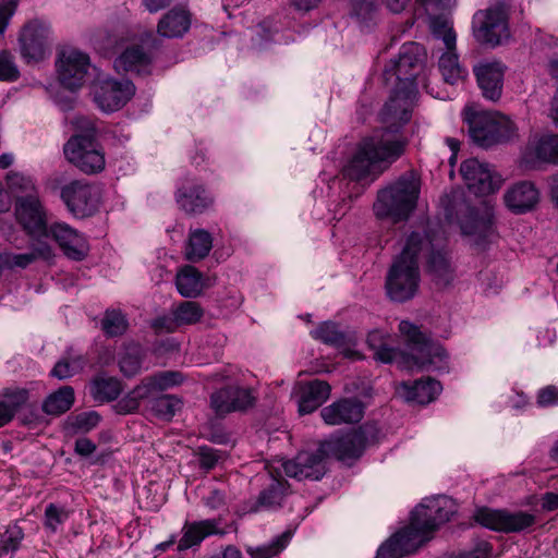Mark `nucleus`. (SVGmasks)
<instances>
[{"instance_id": "obj_1", "label": "nucleus", "mask_w": 558, "mask_h": 558, "mask_svg": "<svg viewBox=\"0 0 558 558\" xmlns=\"http://www.w3.org/2000/svg\"><path fill=\"white\" fill-rule=\"evenodd\" d=\"M423 48L417 43L402 45L398 59L384 71L386 81L396 76L397 85L380 112L383 128L363 137L343 168L352 181L374 182L405 151L408 140L401 129L411 119L412 101L416 95L415 80L423 66Z\"/></svg>"}, {"instance_id": "obj_2", "label": "nucleus", "mask_w": 558, "mask_h": 558, "mask_svg": "<svg viewBox=\"0 0 558 558\" xmlns=\"http://www.w3.org/2000/svg\"><path fill=\"white\" fill-rule=\"evenodd\" d=\"M456 512L457 505L445 496L421 504L412 511L410 524L379 546V558H402L413 554Z\"/></svg>"}, {"instance_id": "obj_3", "label": "nucleus", "mask_w": 558, "mask_h": 558, "mask_svg": "<svg viewBox=\"0 0 558 558\" xmlns=\"http://www.w3.org/2000/svg\"><path fill=\"white\" fill-rule=\"evenodd\" d=\"M430 246L432 242L418 231L408 235L403 250L386 276L385 288L390 300L403 303L415 296L421 280L418 256Z\"/></svg>"}, {"instance_id": "obj_4", "label": "nucleus", "mask_w": 558, "mask_h": 558, "mask_svg": "<svg viewBox=\"0 0 558 558\" xmlns=\"http://www.w3.org/2000/svg\"><path fill=\"white\" fill-rule=\"evenodd\" d=\"M418 195V179L413 172L404 173L397 181L378 191L377 199L373 205L374 214L379 219L404 221L415 209Z\"/></svg>"}, {"instance_id": "obj_5", "label": "nucleus", "mask_w": 558, "mask_h": 558, "mask_svg": "<svg viewBox=\"0 0 558 558\" xmlns=\"http://www.w3.org/2000/svg\"><path fill=\"white\" fill-rule=\"evenodd\" d=\"M463 122L472 143L481 148H492L510 143L519 137L515 123L498 112L464 110Z\"/></svg>"}, {"instance_id": "obj_6", "label": "nucleus", "mask_w": 558, "mask_h": 558, "mask_svg": "<svg viewBox=\"0 0 558 558\" xmlns=\"http://www.w3.org/2000/svg\"><path fill=\"white\" fill-rule=\"evenodd\" d=\"M85 131L75 134L64 144L66 160L85 174L101 172L106 166L105 153L96 141L97 130L93 122L85 121Z\"/></svg>"}, {"instance_id": "obj_7", "label": "nucleus", "mask_w": 558, "mask_h": 558, "mask_svg": "<svg viewBox=\"0 0 558 558\" xmlns=\"http://www.w3.org/2000/svg\"><path fill=\"white\" fill-rule=\"evenodd\" d=\"M399 331L405 337L408 347L411 350V363L409 367L420 369H444L448 357L446 350L438 343L430 340L429 336L423 332L420 327L402 320L399 324Z\"/></svg>"}, {"instance_id": "obj_8", "label": "nucleus", "mask_w": 558, "mask_h": 558, "mask_svg": "<svg viewBox=\"0 0 558 558\" xmlns=\"http://www.w3.org/2000/svg\"><path fill=\"white\" fill-rule=\"evenodd\" d=\"M475 40L484 46L495 48L510 38L509 8L504 2H496L485 10L477 11L472 21Z\"/></svg>"}, {"instance_id": "obj_9", "label": "nucleus", "mask_w": 558, "mask_h": 558, "mask_svg": "<svg viewBox=\"0 0 558 558\" xmlns=\"http://www.w3.org/2000/svg\"><path fill=\"white\" fill-rule=\"evenodd\" d=\"M375 433V426L365 424L349 433L332 435L322 441V450L340 461L357 460Z\"/></svg>"}, {"instance_id": "obj_10", "label": "nucleus", "mask_w": 558, "mask_h": 558, "mask_svg": "<svg viewBox=\"0 0 558 558\" xmlns=\"http://www.w3.org/2000/svg\"><path fill=\"white\" fill-rule=\"evenodd\" d=\"M473 519L482 526L500 533H520L536 523V517L526 511H508L482 507L475 510Z\"/></svg>"}, {"instance_id": "obj_11", "label": "nucleus", "mask_w": 558, "mask_h": 558, "mask_svg": "<svg viewBox=\"0 0 558 558\" xmlns=\"http://www.w3.org/2000/svg\"><path fill=\"white\" fill-rule=\"evenodd\" d=\"M20 52L27 62H39L50 54L51 26L48 22L34 19L27 22L19 36Z\"/></svg>"}, {"instance_id": "obj_12", "label": "nucleus", "mask_w": 558, "mask_h": 558, "mask_svg": "<svg viewBox=\"0 0 558 558\" xmlns=\"http://www.w3.org/2000/svg\"><path fill=\"white\" fill-rule=\"evenodd\" d=\"M60 197L68 210L77 218L93 216L99 207V189L86 180H73L63 185Z\"/></svg>"}, {"instance_id": "obj_13", "label": "nucleus", "mask_w": 558, "mask_h": 558, "mask_svg": "<svg viewBox=\"0 0 558 558\" xmlns=\"http://www.w3.org/2000/svg\"><path fill=\"white\" fill-rule=\"evenodd\" d=\"M255 402L253 389L235 383L227 384L209 396V408L220 418L233 412H244L253 408Z\"/></svg>"}, {"instance_id": "obj_14", "label": "nucleus", "mask_w": 558, "mask_h": 558, "mask_svg": "<svg viewBox=\"0 0 558 558\" xmlns=\"http://www.w3.org/2000/svg\"><path fill=\"white\" fill-rule=\"evenodd\" d=\"M174 198L179 208L189 216L202 215L215 205L213 193L199 180L189 175L178 182Z\"/></svg>"}, {"instance_id": "obj_15", "label": "nucleus", "mask_w": 558, "mask_h": 558, "mask_svg": "<svg viewBox=\"0 0 558 558\" xmlns=\"http://www.w3.org/2000/svg\"><path fill=\"white\" fill-rule=\"evenodd\" d=\"M135 94V86L130 80H97L93 85V98L106 112L121 109Z\"/></svg>"}, {"instance_id": "obj_16", "label": "nucleus", "mask_w": 558, "mask_h": 558, "mask_svg": "<svg viewBox=\"0 0 558 558\" xmlns=\"http://www.w3.org/2000/svg\"><path fill=\"white\" fill-rule=\"evenodd\" d=\"M433 34L436 38L441 39L446 52L439 58V71L446 83L450 85L463 82L468 76V71L459 63L456 50V33L452 27H449L446 22L436 23L433 28Z\"/></svg>"}, {"instance_id": "obj_17", "label": "nucleus", "mask_w": 558, "mask_h": 558, "mask_svg": "<svg viewBox=\"0 0 558 558\" xmlns=\"http://www.w3.org/2000/svg\"><path fill=\"white\" fill-rule=\"evenodd\" d=\"M328 456L322 450V442L316 451L299 452L292 460L284 461L282 468L289 477L319 481L326 474V460Z\"/></svg>"}, {"instance_id": "obj_18", "label": "nucleus", "mask_w": 558, "mask_h": 558, "mask_svg": "<svg viewBox=\"0 0 558 558\" xmlns=\"http://www.w3.org/2000/svg\"><path fill=\"white\" fill-rule=\"evenodd\" d=\"M542 163L558 165V134L529 138L521 154V166L527 170H537Z\"/></svg>"}, {"instance_id": "obj_19", "label": "nucleus", "mask_w": 558, "mask_h": 558, "mask_svg": "<svg viewBox=\"0 0 558 558\" xmlns=\"http://www.w3.org/2000/svg\"><path fill=\"white\" fill-rule=\"evenodd\" d=\"M426 236L432 246L421 251V254H426V270L437 286L449 284L454 277L453 269L447 253L441 247L442 239L434 231L420 232Z\"/></svg>"}, {"instance_id": "obj_20", "label": "nucleus", "mask_w": 558, "mask_h": 558, "mask_svg": "<svg viewBox=\"0 0 558 558\" xmlns=\"http://www.w3.org/2000/svg\"><path fill=\"white\" fill-rule=\"evenodd\" d=\"M460 173L469 191L478 196L494 193L500 186L499 178L493 173L488 165L476 158L464 160Z\"/></svg>"}, {"instance_id": "obj_21", "label": "nucleus", "mask_w": 558, "mask_h": 558, "mask_svg": "<svg viewBox=\"0 0 558 558\" xmlns=\"http://www.w3.org/2000/svg\"><path fill=\"white\" fill-rule=\"evenodd\" d=\"M57 66L61 84L70 90H75L84 83L89 68V57L75 49H65L61 51Z\"/></svg>"}, {"instance_id": "obj_22", "label": "nucleus", "mask_w": 558, "mask_h": 558, "mask_svg": "<svg viewBox=\"0 0 558 558\" xmlns=\"http://www.w3.org/2000/svg\"><path fill=\"white\" fill-rule=\"evenodd\" d=\"M507 66L498 60H483L473 65V73L485 99L498 101L502 94Z\"/></svg>"}, {"instance_id": "obj_23", "label": "nucleus", "mask_w": 558, "mask_h": 558, "mask_svg": "<svg viewBox=\"0 0 558 558\" xmlns=\"http://www.w3.org/2000/svg\"><path fill=\"white\" fill-rule=\"evenodd\" d=\"M15 215L19 223L27 233L32 235L46 233L45 213L36 194L19 197L15 204Z\"/></svg>"}, {"instance_id": "obj_24", "label": "nucleus", "mask_w": 558, "mask_h": 558, "mask_svg": "<svg viewBox=\"0 0 558 558\" xmlns=\"http://www.w3.org/2000/svg\"><path fill=\"white\" fill-rule=\"evenodd\" d=\"M50 234L59 244L64 255L73 260H83L89 251L86 238L64 222L50 227Z\"/></svg>"}, {"instance_id": "obj_25", "label": "nucleus", "mask_w": 558, "mask_h": 558, "mask_svg": "<svg viewBox=\"0 0 558 558\" xmlns=\"http://www.w3.org/2000/svg\"><path fill=\"white\" fill-rule=\"evenodd\" d=\"M320 416L328 425L359 423L364 416V404L356 398H342L323 408Z\"/></svg>"}, {"instance_id": "obj_26", "label": "nucleus", "mask_w": 558, "mask_h": 558, "mask_svg": "<svg viewBox=\"0 0 558 558\" xmlns=\"http://www.w3.org/2000/svg\"><path fill=\"white\" fill-rule=\"evenodd\" d=\"M504 201L510 211L522 215L536 207L539 202V191L531 181H519L506 191Z\"/></svg>"}, {"instance_id": "obj_27", "label": "nucleus", "mask_w": 558, "mask_h": 558, "mask_svg": "<svg viewBox=\"0 0 558 558\" xmlns=\"http://www.w3.org/2000/svg\"><path fill=\"white\" fill-rule=\"evenodd\" d=\"M153 57L141 45H132L114 60L118 72H132L137 75H148L151 72Z\"/></svg>"}, {"instance_id": "obj_28", "label": "nucleus", "mask_w": 558, "mask_h": 558, "mask_svg": "<svg viewBox=\"0 0 558 558\" xmlns=\"http://www.w3.org/2000/svg\"><path fill=\"white\" fill-rule=\"evenodd\" d=\"M330 385L315 379L301 386L299 396L300 414H310L317 410L330 396Z\"/></svg>"}, {"instance_id": "obj_29", "label": "nucleus", "mask_w": 558, "mask_h": 558, "mask_svg": "<svg viewBox=\"0 0 558 558\" xmlns=\"http://www.w3.org/2000/svg\"><path fill=\"white\" fill-rule=\"evenodd\" d=\"M219 522L215 519L195 521L185 523L183 526V535L178 544V550L183 551L193 546L199 545L203 539L209 535L223 534L218 530Z\"/></svg>"}, {"instance_id": "obj_30", "label": "nucleus", "mask_w": 558, "mask_h": 558, "mask_svg": "<svg viewBox=\"0 0 558 558\" xmlns=\"http://www.w3.org/2000/svg\"><path fill=\"white\" fill-rule=\"evenodd\" d=\"M191 26V14L182 7H174L159 21L158 34L167 38L182 37Z\"/></svg>"}, {"instance_id": "obj_31", "label": "nucleus", "mask_w": 558, "mask_h": 558, "mask_svg": "<svg viewBox=\"0 0 558 558\" xmlns=\"http://www.w3.org/2000/svg\"><path fill=\"white\" fill-rule=\"evenodd\" d=\"M460 227L463 234L475 236L477 245L488 242L494 234L492 218L488 215L481 216L475 209L469 210V215L461 220Z\"/></svg>"}, {"instance_id": "obj_32", "label": "nucleus", "mask_w": 558, "mask_h": 558, "mask_svg": "<svg viewBox=\"0 0 558 558\" xmlns=\"http://www.w3.org/2000/svg\"><path fill=\"white\" fill-rule=\"evenodd\" d=\"M402 387L405 390V399L418 404L434 401L442 389L441 384L430 377L415 380L413 384L403 383Z\"/></svg>"}, {"instance_id": "obj_33", "label": "nucleus", "mask_w": 558, "mask_h": 558, "mask_svg": "<svg viewBox=\"0 0 558 558\" xmlns=\"http://www.w3.org/2000/svg\"><path fill=\"white\" fill-rule=\"evenodd\" d=\"M145 350L140 343H125L118 355V365L124 377L132 378L141 373Z\"/></svg>"}, {"instance_id": "obj_34", "label": "nucleus", "mask_w": 558, "mask_h": 558, "mask_svg": "<svg viewBox=\"0 0 558 558\" xmlns=\"http://www.w3.org/2000/svg\"><path fill=\"white\" fill-rule=\"evenodd\" d=\"M122 383L113 376L105 374L96 375L89 384V393L94 400L110 402L116 400L122 392Z\"/></svg>"}, {"instance_id": "obj_35", "label": "nucleus", "mask_w": 558, "mask_h": 558, "mask_svg": "<svg viewBox=\"0 0 558 558\" xmlns=\"http://www.w3.org/2000/svg\"><path fill=\"white\" fill-rule=\"evenodd\" d=\"M287 488L286 480L271 478L270 484L259 493L252 510L256 512L260 509L276 510L280 508L287 495Z\"/></svg>"}, {"instance_id": "obj_36", "label": "nucleus", "mask_w": 558, "mask_h": 558, "mask_svg": "<svg viewBox=\"0 0 558 558\" xmlns=\"http://www.w3.org/2000/svg\"><path fill=\"white\" fill-rule=\"evenodd\" d=\"M75 401V392L72 386H62L46 397L43 402V411L52 416H60L68 412Z\"/></svg>"}, {"instance_id": "obj_37", "label": "nucleus", "mask_w": 558, "mask_h": 558, "mask_svg": "<svg viewBox=\"0 0 558 558\" xmlns=\"http://www.w3.org/2000/svg\"><path fill=\"white\" fill-rule=\"evenodd\" d=\"M85 365V357L69 348L50 371V376L59 380H65L81 373Z\"/></svg>"}, {"instance_id": "obj_38", "label": "nucleus", "mask_w": 558, "mask_h": 558, "mask_svg": "<svg viewBox=\"0 0 558 558\" xmlns=\"http://www.w3.org/2000/svg\"><path fill=\"white\" fill-rule=\"evenodd\" d=\"M213 247V236L205 229L190 230L185 258L196 263L204 259Z\"/></svg>"}, {"instance_id": "obj_39", "label": "nucleus", "mask_w": 558, "mask_h": 558, "mask_svg": "<svg viewBox=\"0 0 558 558\" xmlns=\"http://www.w3.org/2000/svg\"><path fill=\"white\" fill-rule=\"evenodd\" d=\"M175 286L184 298L198 296L204 289L202 272L194 266L186 265L177 274Z\"/></svg>"}, {"instance_id": "obj_40", "label": "nucleus", "mask_w": 558, "mask_h": 558, "mask_svg": "<svg viewBox=\"0 0 558 558\" xmlns=\"http://www.w3.org/2000/svg\"><path fill=\"white\" fill-rule=\"evenodd\" d=\"M184 375L178 371H162L151 376L145 377L142 381L146 386L148 393L154 391H163L184 383Z\"/></svg>"}, {"instance_id": "obj_41", "label": "nucleus", "mask_w": 558, "mask_h": 558, "mask_svg": "<svg viewBox=\"0 0 558 558\" xmlns=\"http://www.w3.org/2000/svg\"><path fill=\"white\" fill-rule=\"evenodd\" d=\"M311 335L314 339L336 348L344 347L348 343L345 333L332 322L322 323Z\"/></svg>"}, {"instance_id": "obj_42", "label": "nucleus", "mask_w": 558, "mask_h": 558, "mask_svg": "<svg viewBox=\"0 0 558 558\" xmlns=\"http://www.w3.org/2000/svg\"><path fill=\"white\" fill-rule=\"evenodd\" d=\"M182 399L174 395H162L150 401L153 413L162 420L170 421L182 408Z\"/></svg>"}, {"instance_id": "obj_43", "label": "nucleus", "mask_w": 558, "mask_h": 558, "mask_svg": "<svg viewBox=\"0 0 558 558\" xmlns=\"http://www.w3.org/2000/svg\"><path fill=\"white\" fill-rule=\"evenodd\" d=\"M149 393L146 386L141 381L135 386L129 393L120 399L116 404V411L119 414H131L135 413L141 404V401L148 398Z\"/></svg>"}, {"instance_id": "obj_44", "label": "nucleus", "mask_w": 558, "mask_h": 558, "mask_svg": "<svg viewBox=\"0 0 558 558\" xmlns=\"http://www.w3.org/2000/svg\"><path fill=\"white\" fill-rule=\"evenodd\" d=\"M172 314L180 326L194 325L203 318L204 310L197 302L183 301L172 310Z\"/></svg>"}, {"instance_id": "obj_45", "label": "nucleus", "mask_w": 558, "mask_h": 558, "mask_svg": "<svg viewBox=\"0 0 558 558\" xmlns=\"http://www.w3.org/2000/svg\"><path fill=\"white\" fill-rule=\"evenodd\" d=\"M366 342L369 349L374 351V359L383 363H390L396 359L397 351L385 343V336L381 331H371L367 335Z\"/></svg>"}, {"instance_id": "obj_46", "label": "nucleus", "mask_w": 558, "mask_h": 558, "mask_svg": "<svg viewBox=\"0 0 558 558\" xmlns=\"http://www.w3.org/2000/svg\"><path fill=\"white\" fill-rule=\"evenodd\" d=\"M129 327L128 319L121 311L107 310L101 319V328L106 336L118 337L122 336Z\"/></svg>"}, {"instance_id": "obj_47", "label": "nucleus", "mask_w": 558, "mask_h": 558, "mask_svg": "<svg viewBox=\"0 0 558 558\" xmlns=\"http://www.w3.org/2000/svg\"><path fill=\"white\" fill-rule=\"evenodd\" d=\"M24 538L23 529L16 523L9 524L0 535V557L20 549Z\"/></svg>"}, {"instance_id": "obj_48", "label": "nucleus", "mask_w": 558, "mask_h": 558, "mask_svg": "<svg viewBox=\"0 0 558 558\" xmlns=\"http://www.w3.org/2000/svg\"><path fill=\"white\" fill-rule=\"evenodd\" d=\"M290 533L284 532L277 536L271 543L256 548H248L251 558H272L278 555L288 544Z\"/></svg>"}, {"instance_id": "obj_49", "label": "nucleus", "mask_w": 558, "mask_h": 558, "mask_svg": "<svg viewBox=\"0 0 558 558\" xmlns=\"http://www.w3.org/2000/svg\"><path fill=\"white\" fill-rule=\"evenodd\" d=\"M2 402L9 407L13 416L16 412L24 407L29 399V390L21 387H8L1 392Z\"/></svg>"}, {"instance_id": "obj_50", "label": "nucleus", "mask_w": 558, "mask_h": 558, "mask_svg": "<svg viewBox=\"0 0 558 558\" xmlns=\"http://www.w3.org/2000/svg\"><path fill=\"white\" fill-rule=\"evenodd\" d=\"M49 255L50 247L48 245H39L31 252L12 255L8 262L12 267L26 268L39 257L47 258Z\"/></svg>"}, {"instance_id": "obj_51", "label": "nucleus", "mask_w": 558, "mask_h": 558, "mask_svg": "<svg viewBox=\"0 0 558 558\" xmlns=\"http://www.w3.org/2000/svg\"><path fill=\"white\" fill-rule=\"evenodd\" d=\"M69 510L63 506L49 504L45 509L44 525L52 533H56L58 527L69 519Z\"/></svg>"}, {"instance_id": "obj_52", "label": "nucleus", "mask_w": 558, "mask_h": 558, "mask_svg": "<svg viewBox=\"0 0 558 558\" xmlns=\"http://www.w3.org/2000/svg\"><path fill=\"white\" fill-rule=\"evenodd\" d=\"M7 185L12 193H24L25 196L36 194L33 179L20 172H9Z\"/></svg>"}, {"instance_id": "obj_53", "label": "nucleus", "mask_w": 558, "mask_h": 558, "mask_svg": "<svg viewBox=\"0 0 558 558\" xmlns=\"http://www.w3.org/2000/svg\"><path fill=\"white\" fill-rule=\"evenodd\" d=\"M20 77V70L14 56L8 50H0V81L15 82Z\"/></svg>"}, {"instance_id": "obj_54", "label": "nucleus", "mask_w": 558, "mask_h": 558, "mask_svg": "<svg viewBox=\"0 0 558 558\" xmlns=\"http://www.w3.org/2000/svg\"><path fill=\"white\" fill-rule=\"evenodd\" d=\"M100 422V415L96 411L83 412L77 414L73 420V427L80 432H89Z\"/></svg>"}, {"instance_id": "obj_55", "label": "nucleus", "mask_w": 558, "mask_h": 558, "mask_svg": "<svg viewBox=\"0 0 558 558\" xmlns=\"http://www.w3.org/2000/svg\"><path fill=\"white\" fill-rule=\"evenodd\" d=\"M196 454L201 469L206 472L213 470L220 459L219 451L208 446L198 447Z\"/></svg>"}, {"instance_id": "obj_56", "label": "nucleus", "mask_w": 558, "mask_h": 558, "mask_svg": "<svg viewBox=\"0 0 558 558\" xmlns=\"http://www.w3.org/2000/svg\"><path fill=\"white\" fill-rule=\"evenodd\" d=\"M19 0H2L0 2V35L8 28L10 20L15 14Z\"/></svg>"}, {"instance_id": "obj_57", "label": "nucleus", "mask_w": 558, "mask_h": 558, "mask_svg": "<svg viewBox=\"0 0 558 558\" xmlns=\"http://www.w3.org/2000/svg\"><path fill=\"white\" fill-rule=\"evenodd\" d=\"M493 546L486 541H480L470 551H463L451 558H488L492 554Z\"/></svg>"}, {"instance_id": "obj_58", "label": "nucleus", "mask_w": 558, "mask_h": 558, "mask_svg": "<svg viewBox=\"0 0 558 558\" xmlns=\"http://www.w3.org/2000/svg\"><path fill=\"white\" fill-rule=\"evenodd\" d=\"M537 404L542 408L558 404V387L549 385L537 393Z\"/></svg>"}, {"instance_id": "obj_59", "label": "nucleus", "mask_w": 558, "mask_h": 558, "mask_svg": "<svg viewBox=\"0 0 558 558\" xmlns=\"http://www.w3.org/2000/svg\"><path fill=\"white\" fill-rule=\"evenodd\" d=\"M179 326V322H177L173 314L172 316H159L151 323V327L156 331L173 332Z\"/></svg>"}, {"instance_id": "obj_60", "label": "nucleus", "mask_w": 558, "mask_h": 558, "mask_svg": "<svg viewBox=\"0 0 558 558\" xmlns=\"http://www.w3.org/2000/svg\"><path fill=\"white\" fill-rule=\"evenodd\" d=\"M97 449V446L87 437H80L75 440L74 451L81 457H89Z\"/></svg>"}, {"instance_id": "obj_61", "label": "nucleus", "mask_w": 558, "mask_h": 558, "mask_svg": "<svg viewBox=\"0 0 558 558\" xmlns=\"http://www.w3.org/2000/svg\"><path fill=\"white\" fill-rule=\"evenodd\" d=\"M204 500L205 505L213 510L219 509L226 504L225 494L218 489L211 490Z\"/></svg>"}, {"instance_id": "obj_62", "label": "nucleus", "mask_w": 558, "mask_h": 558, "mask_svg": "<svg viewBox=\"0 0 558 558\" xmlns=\"http://www.w3.org/2000/svg\"><path fill=\"white\" fill-rule=\"evenodd\" d=\"M542 508L545 511L558 510V494L557 493H545L542 496Z\"/></svg>"}, {"instance_id": "obj_63", "label": "nucleus", "mask_w": 558, "mask_h": 558, "mask_svg": "<svg viewBox=\"0 0 558 558\" xmlns=\"http://www.w3.org/2000/svg\"><path fill=\"white\" fill-rule=\"evenodd\" d=\"M171 2L172 0H143V4L151 13L160 11L161 9L168 7Z\"/></svg>"}, {"instance_id": "obj_64", "label": "nucleus", "mask_w": 558, "mask_h": 558, "mask_svg": "<svg viewBox=\"0 0 558 558\" xmlns=\"http://www.w3.org/2000/svg\"><path fill=\"white\" fill-rule=\"evenodd\" d=\"M13 418L12 411L0 400V427L9 424Z\"/></svg>"}]
</instances>
